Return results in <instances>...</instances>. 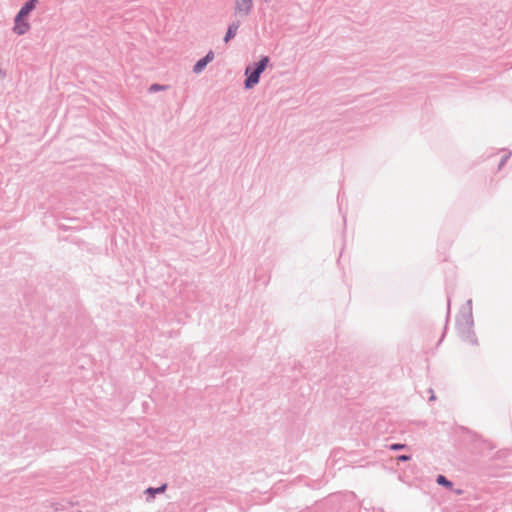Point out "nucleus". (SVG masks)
I'll list each match as a JSON object with an SVG mask.
<instances>
[{"label": "nucleus", "mask_w": 512, "mask_h": 512, "mask_svg": "<svg viewBox=\"0 0 512 512\" xmlns=\"http://www.w3.org/2000/svg\"><path fill=\"white\" fill-rule=\"evenodd\" d=\"M467 305L469 307V318H471V309H472V300L471 299H469L467 301Z\"/></svg>", "instance_id": "12"}, {"label": "nucleus", "mask_w": 512, "mask_h": 512, "mask_svg": "<svg viewBox=\"0 0 512 512\" xmlns=\"http://www.w3.org/2000/svg\"><path fill=\"white\" fill-rule=\"evenodd\" d=\"M410 459H411L410 455H400L397 457V460L401 461V462H406V461H409Z\"/></svg>", "instance_id": "11"}, {"label": "nucleus", "mask_w": 512, "mask_h": 512, "mask_svg": "<svg viewBox=\"0 0 512 512\" xmlns=\"http://www.w3.org/2000/svg\"><path fill=\"white\" fill-rule=\"evenodd\" d=\"M254 0H235L234 15L238 18H246L253 9Z\"/></svg>", "instance_id": "2"}, {"label": "nucleus", "mask_w": 512, "mask_h": 512, "mask_svg": "<svg viewBox=\"0 0 512 512\" xmlns=\"http://www.w3.org/2000/svg\"><path fill=\"white\" fill-rule=\"evenodd\" d=\"M269 63V58L267 56L262 57L259 62L255 64V66L252 68L251 66H248L245 70V76L246 79L244 81V87L245 89H251L256 84L259 83L260 75L265 70Z\"/></svg>", "instance_id": "1"}, {"label": "nucleus", "mask_w": 512, "mask_h": 512, "mask_svg": "<svg viewBox=\"0 0 512 512\" xmlns=\"http://www.w3.org/2000/svg\"><path fill=\"white\" fill-rule=\"evenodd\" d=\"M240 27V22H232L227 29V32L224 37V42L228 43L232 38H234L237 34V31Z\"/></svg>", "instance_id": "6"}, {"label": "nucleus", "mask_w": 512, "mask_h": 512, "mask_svg": "<svg viewBox=\"0 0 512 512\" xmlns=\"http://www.w3.org/2000/svg\"><path fill=\"white\" fill-rule=\"evenodd\" d=\"M166 487V484H163L157 488L149 487L145 490V493L148 494L151 498H154L156 494L163 493L166 490Z\"/></svg>", "instance_id": "7"}, {"label": "nucleus", "mask_w": 512, "mask_h": 512, "mask_svg": "<svg viewBox=\"0 0 512 512\" xmlns=\"http://www.w3.org/2000/svg\"><path fill=\"white\" fill-rule=\"evenodd\" d=\"M214 59V53L213 51H209L206 56H204L203 58L199 59L195 65L193 66V72L195 74H200L204 69L205 67L207 66V64L209 62H211L212 60Z\"/></svg>", "instance_id": "4"}, {"label": "nucleus", "mask_w": 512, "mask_h": 512, "mask_svg": "<svg viewBox=\"0 0 512 512\" xmlns=\"http://www.w3.org/2000/svg\"><path fill=\"white\" fill-rule=\"evenodd\" d=\"M37 3L38 0H28L17 13V15H19V18H25L26 16H28L29 13L35 9Z\"/></svg>", "instance_id": "5"}, {"label": "nucleus", "mask_w": 512, "mask_h": 512, "mask_svg": "<svg viewBox=\"0 0 512 512\" xmlns=\"http://www.w3.org/2000/svg\"><path fill=\"white\" fill-rule=\"evenodd\" d=\"M507 159H508V156H505V157L501 160V162H500V166H502V165L505 163V161H506Z\"/></svg>", "instance_id": "14"}, {"label": "nucleus", "mask_w": 512, "mask_h": 512, "mask_svg": "<svg viewBox=\"0 0 512 512\" xmlns=\"http://www.w3.org/2000/svg\"><path fill=\"white\" fill-rule=\"evenodd\" d=\"M430 393H431L430 400L431 401L435 400L436 397H435L432 389H430Z\"/></svg>", "instance_id": "13"}, {"label": "nucleus", "mask_w": 512, "mask_h": 512, "mask_svg": "<svg viewBox=\"0 0 512 512\" xmlns=\"http://www.w3.org/2000/svg\"><path fill=\"white\" fill-rule=\"evenodd\" d=\"M389 448L391 450L397 451V450L407 449V445L406 444H400V443H394V444H391Z\"/></svg>", "instance_id": "10"}, {"label": "nucleus", "mask_w": 512, "mask_h": 512, "mask_svg": "<svg viewBox=\"0 0 512 512\" xmlns=\"http://www.w3.org/2000/svg\"><path fill=\"white\" fill-rule=\"evenodd\" d=\"M436 482H437V484L444 486L448 489H451L453 487V483L443 475H438Z\"/></svg>", "instance_id": "8"}, {"label": "nucleus", "mask_w": 512, "mask_h": 512, "mask_svg": "<svg viewBox=\"0 0 512 512\" xmlns=\"http://www.w3.org/2000/svg\"><path fill=\"white\" fill-rule=\"evenodd\" d=\"M167 89V86L166 85H161V84H152L149 88H148V91L150 93H155V92H158V91H164Z\"/></svg>", "instance_id": "9"}, {"label": "nucleus", "mask_w": 512, "mask_h": 512, "mask_svg": "<svg viewBox=\"0 0 512 512\" xmlns=\"http://www.w3.org/2000/svg\"><path fill=\"white\" fill-rule=\"evenodd\" d=\"M31 26L28 21L24 18H19V15L15 16L13 32L17 35H24L30 30Z\"/></svg>", "instance_id": "3"}]
</instances>
